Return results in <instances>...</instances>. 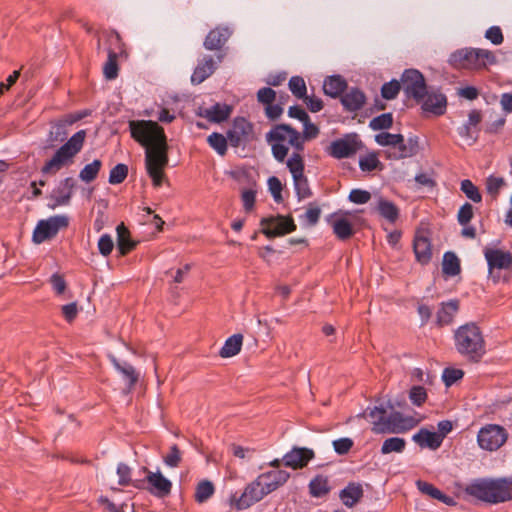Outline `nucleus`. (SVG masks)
Segmentation results:
<instances>
[{
    "label": "nucleus",
    "mask_w": 512,
    "mask_h": 512,
    "mask_svg": "<svg viewBox=\"0 0 512 512\" xmlns=\"http://www.w3.org/2000/svg\"><path fill=\"white\" fill-rule=\"evenodd\" d=\"M131 137L145 147V168L155 187H160L164 179V169L168 165V145L166 135L157 122L151 120L129 121Z\"/></svg>",
    "instance_id": "nucleus-1"
},
{
    "label": "nucleus",
    "mask_w": 512,
    "mask_h": 512,
    "mask_svg": "<svg viewBox=\"0 0 512 512\" xmlns=\"http://www.w3.org/2000/svg\"><path fill=\"white\" fill-rule=\"evenodd\" d=\"M87 132L82 129L74 133L69 139L68 128L60 120L51 123V130L48 134V141L52 143H63L45 162L41 168L43 175H55L65 167L74 163V158L82 150Z\"/></svg>",
    "instance_id": "nucleus-2"
},
{
    "label": "nucleus",
    "mask_w": 512,
    "mask_h": 512,
    "mask_svg": "<svg viewBox=\"0 0 512 512\" xmlns=\"http://www.w3.org/2000/svg\"><path fill=\"white\" fill-rule=\"evenodd\" d=\"M465 492L483 502L497 504L512 500V483L506 478H478L466 486Z\"/></svg>",
    "instance_id": "nucleus-3"
},
{
    "label": "nucleus",
    "mask_w": 512,
    "mask_h": 512,
    "mask_svg": "<svg viewBox=\"0 0 512 512\" xmlns=\"http://www.w3.org/2000/svg\"><path fill=\"white\" fill-rule=\"evenodd\" d=\"M456 351L472 362H479L486 353L485 340L475 323L459 326L453 335Z\"/></svg>",
    "instance_id": "nucleus-4"
},
{
    "label": "nucleus",
    "mask_w": 512,
    "mask_h": 512,
    "mask_svg": "<svg viewBox=\"0 0 512 512\" xmlns=\"http://www.w3.org/2000/svg\"><path fill=\"white\" fill-rule=\"evenodd\" d=\"M293 128L289 124H276L274 125L265 135L266 142L271 147V153L274 159L283 163L288 156L289 149L292 148L293 152L291 155H302L303 152L300 141H292Z\"/></svg>",
    "instance_id": "nucleus-5"
},
{
    "label": "nucleus",
    "mask_w": 512,
    "mask_h": 512,
    "mask_svg": "<svg viewBox=\"0 0 512 512\" xmlns=\"http://www.w3.org/2000/svg\"><path fill=\"white\" fill-rule=\"evenodd\" d=\"M449 62L457 67L479 70L497 62L493 52L480 48H462L450 55Z\"/></svg>",
    "instance_id": "nucleus-6"
},
{
    "label": "nucleus",
    "mask_w": 512,
    "mask_h": 512,
    "mask_svg": "<svg viewBox=\"0 0 512 512\" xmlns=\"http://www.w3.org/2000/svg\"><path fill=\"white\" fill-rule=\"evenodd\" d=\"M484 256L488 265L489 277L493 282H508L512 266V253L500 249L486 248Z\"/></svg>",
    "instance_id": "nucleus-7"
},
{
    "label": "nucleus",
    "mask_w": 512,
    "mask_h": 512,
    "mask_svg": "<svg viewBox=\"0 0 512 512\" xmlns=\"http://www.w3.org/2000/svg\"><path fill=\"white\" fill-rule=\"evenodd\" d=\"M286 167L292 175L295 193L299 199H305L311 196L308 179L304 175V159L302 155H290L286 160Z\"/></svg>",
    "instance_id": "nucleus-8"
},
{
    "label": "nucleus",
    "mask_w": 512,
    "mask_h": 512,
    "mask_svg": "<svg viewBox=\"0 0 512 512\" xmlns=\"http://www.w3.org/2000/svg\"><path fill=\"white\" fill-rule=\"evenodd\" d=\"M69 225V219L66 215H55L47 219L40 220L32 235V240L36 244H41L57 235V233Z\"/></svg>",
    "instance_id": "nucleus-9"
},
{
    "label": "nucleus",
    "mask_w": 512,
    "mask_h": 512,
    "mask_svg": "<svg viewBox=\"0 0 512 512\" xmlns=\"http://www.w3.org/2000/svg\"><path fill=\"white\" fill-rule=\"evenodd\" d=\"M507 438L508 433L506 429L497 424H487L477 434V442L480 448L490 452L502 447Z\"/></svg>",
    "instance_id": "nucleus-10"
},
{
    "label": "nucleus",
    "mask_w": 512,
    "mask_h": 512,
    "mask_svg": "<svg viewBox=\"0 0 512 512\" xmlns=\"http://www.w3.org/2000/svg\"><path fill=\"white\" fill-rule=\"evenodd\" d=\"M386 408L381 404L380 406L368 407L366 411L360 413L359 417H365L366 414L372 419V431L376 434H383L386 432H395L396 421L400 418V414L395 412L389 417H386Z\"/></svg>",
    "instance_id": "nucleus-11"
},
{
    "label": "nucleus",
    "mask_w": 512,
    "mask_h": 512,
    "mask_svg": "<svg viewBox=\"0 0 512 512\" xmlns=\"http://www.w3.org/2000/svg\"><path fill=\"white\" fill-rule=\"evenodd\" d=\"M267 495L261 482L256 478L249 483L241 495L234 493L230 496V505L236 510H244L259 502Z\"/></svg>",
    "instance_id": "nucleus-12"
},
{
    "label": "nucleus",
    "mask_w": 512,
    "mask_h": 512,
    "mask_svg": "<svg viewBox=\"0 0 512 512\" xmlns=\"http://www.w3.org/2000/svg\"><path fill=\"white\" fill-rule=\"evenodd\" d=\"M362 147V142L356 133L346 134L331 142L328 153L335 159L349 158Z\"/></svg>",
    "instance_id": "nucleus-13"
},
{
    "label": "nucleus",
    "mask_w": 512,
    "mask_h": 512,
    "mask_svg": "<svg viewBox=\"0 0 512 512\" xmlns=\"http://www.w3.org/2000/svg\"><path fill=\"white\" fill-rule=\"evenodd\" d=\"M404 92L416 101H420L426 94V83L422 73L416 69H406L401 77Z\"/></svg>",
    "instance_id": "nucleus-14"
},
{
    "label": "nucleus",
    "mask_w": 512,
    "mask_h": 512,
    "mask_svg": "<svg viewBox=\"0 0 512 512\" xmlns=\"http://www.w3.org/2000/svg\"><path fill=\"white\" fill-rule=\"evenodd\" d=\"M262 232L268 238L284 236L296 229L294 220L288 216H272L261 220Z\"/></svg>",
    "instance_id": "nucleus-15"
},
{
    "label": "nucleus",
    "mask_w": 512,
    "mask_h": 512,
    "mask_svg": "<svg viewBox=\"0 0 512 512\" xmlns=\"http://www.w3.org/2000/svg\"><path fill=\"white\" fill-rule=\"evenodd\" d=\"M253 134V125L244 117L234 119L232 127L228 130L227 136L232 147L245 145Z\"/></svg>",
    "instance_id": "nucleus-16"
},
{
    "label": "nucleus",
    "mask_w": 512,
    "mask_h": 512,
    "mask_svg": "<svg viewBox=\"0 0 512 512\" xmlns=\"http://www.w3.org/2000/svg\"><path fill=\"white\" fill-rule=\"evenodd\" d=\"M75 184L76 182L73 177L62 179L50 194L52 203L48 205L49 208L55 209L59 206L68 205L71 201Z\"/></svg>",
    "instance_id": "nucleus-17"
},
{
    "label": "nucleus",
    "mask_w": 512,
    "mask_h": 512,
    "mask_svg": "<svg viewBox=\"0 0 512 512\" xmlns=\"http://www.w3.org/2000/svg\"><path fill=\"white\" fill-rule=\"evenodd\" d=\"M419 151V139L417 136H410L405 141L402 135L401 143L395 145L394 149H386L385 157L389 160H401L415 156Z\"/></svg>",
    "instance_id": "nucleus-18"
},
{
    "label": "nucleus",
    "mask_w": 512,
    "mask_h": 512,
    "mask_svg": "<svg viewBox=\"0 0 512 512\" xmlns=\"http://www.w3.org/2000/svg\"><path fill=\"white\" fill-rule=\"evenodd\" d=\"M314 451L306 447H293L284 454L282 462L286 467L292 469H301L314 458Z\"/></svg>",
    "instance_id": "nucleus-19"
},
{
    "label": "nucleus",
    "mask_w": 512,
    "mask_h": 512,
    "mask_svg": "<svg viewBox=\"0 0 512 512\" xmlns=\"http://www.w3.org/2000/svg\"><path fill=\"white\" fill-rule=\"evenodd\" d=\"M417 102L421 104V108L424 112L436 116L443 115L447 107V98L441 92H428L426 90V94Z\"/></svg>",
    "instance_id": "nucleus-20"
},
{
    "label": "nucleus",
    "mask_w": 512,
    "mask_h": 512,
    "mask_svg": "<svg viewBox=\"0 0 512 512\" xmlns=\"http://www.w3.org/2000/svg\"><path fill=\"white\" fill-rule=\"evenodd\" d=\"M145 471H147L146 480L149 484L148 490L152 495L158 498H164L171 493L172 482L159 470L152 472L145 469Z\"/></svg>",
    "instance_id": "nucleus-21"
},
{
    "label": "nucleus",
    "mask_w": 512,
    "mask_h": 512,
    "mask_svg": "<svg viewBox=\"0 0 512 512\" xmlns=\"http://www.w3.org/2000/svg\"><path fill=\"white\" fill-rule=\"evenodd\" d=\"M222 60V54L217 56V61H214L213 57L210 55L204 56L203 59L198 62L191 75L192 84L198 85L205 81L213 74L217 68L218 63H221Z\"/></svg>",
    "instance_id": "nucleus-22"
},
{
    "label": "nucleus",
    "mask_w": 512,
    "mask_h": 512,
    "mask_svg": "<svg viewBox=\"0 0 512 512\" xmlns=\"http://www.w3.org/2000/svg\"><path fill=\"white\" fill-rule=\"evenodd\" d=\"M257 478L268 495L283 486L290 478V473L285 470L276 469L262 473Z\"/></svg>",
    "instance_id": "nucleus-23"
},
{
    "label": "nucleus",
    "mask_w": 512,
    "mask_h": 512,
    "mask_svg": "<svg viewBox=\"0 0 512 512\" xmlns=\"http://www.w3.org/2000/svg\"><path fill=\"white\" fill-rule=\"evenodd\" d=\"M231 108L227 104L215 103L211 107H198L196 115L213 123H221L230 116Z\"/></svg>",
    "instance_id": "nucleus-24"
},
{
    "label": "nucleus",
    "mask_w": 512,
    "mask_h": 512,
    "mask_svg": "<svg viewBox=\"0 0 512 512\" xmlns=\"http://www.w3.org/2000/svg\"><path fill=\"white\" fill-rule=\"evenodd\" d=\"M458 310L459 301L457 299L441 302L436 312L435 324L438 327H444L452 324Z\"/></svg>",
    "instance_id": "nucleus-25"
},
{
    "label": "nucleus",
    "mask_w": 512,
    "mask_h": 512,
    "mask_svg": "<svg viewBox=\"0 0 512 512\" xmlns=\"http://www.w3.org/2000/svg\"><path fill=\"white\" fill-rule=\"evenodd\" d=\"M108 358L116 371L121 374L123 380L126 382L128 390H131L139 378V374L136 372L135 368L126 361L118 360L112 354H109Z\"/></svg>",
    "instance_id": "nucleus-26"
},
{
    "label": "nucleus",
    "mask_w": 512,
    "mask_h": 512,
    "mask_svg": "<svg viewBox=\"0 0 512 512\" xmlns=\"http://www.w3.org/2000/svg\"><path fill=\"white\" fill-rule=\"evenodd\" d=\"M232 31L228 27H217L211 30L204 41L207 50H219L227 42Z\"/></svg>",
    "instance_id": "nucleus-27"
},
{
    "label": "nucleus",
    "mask_w": 512,
    "mask_h": 512,
    "mask_svg": "<svg viewBox=\"0 0 512 512\" xmlns=\"http://www.w3.org/2000/svg\"><path fill=\"white\" fill-rule=\"evenodd\" d=\"M413 250L416 260L421 264H427L432 257L431 242L427 236L417 233L414 237Z\"/></svg>",
    "instance_id": "nucleus-28"
},
{
    "label": "nucleus",
    "mask_w": 512,
    "mask_h": 512,
    "mask_svg": "<svg viewBox=\"0 0 512 512\" xmlns=\"http://www.w3.org/2000/svg\"><path fill=\"white\" fill-rule=\"evenodd\" d=\"M413 441L421 448L438 449L443 442V435L437 432H431L427 429H420L418 433L413 435Z\"/></svg>",
    "instance_id": "nucleus-29"
},
{
    "label": "nucleus",
    "mask_w": 512,
    "mask_h": 512,
    "mask_svg": "<svg viewBox=\"0 0 512 512\" xmlns=\"http://www.w3.org/2000/svg\"><path fill=\"white\" fill-rule=\"evenodd\" d=\"M366 101L365 94L358 88H351L341 96V104L349 112L360 110Z\"/></svg>",
    "instance_id": "nucleus-30"
},
{
    "label": "nucleus",
    "mask_w": 512,
    "mask_h": 512,
    "mask_svg": "<svg viewBox=\"0 0 512 512\" xmlns=\"http://www.w3.org/2000/svg\"><path fill=\"white\" fill-rule=\"evenodd\" d=\"M363 487L360 483L350 482L340 491L339 497L346 507L355 506L363 497Z\"/></svg>",
    "instance_id": "nucleus-31"
},
{
    "label": "nucleus",
    "mask_w": 512,
    "mask_h": 512,
    "mask_svg": "<svg viewBox=\"0 0 512 512\" xmlns=\"http://www.w3.org/2000/svg\"><path fill=\"white\" fill-rule=\"evenodd\" d=\"M346 87L347 83L340 75L329 76L323 83L324 93L332 98L340 96Z\"/></svg>",
    "instance_id": "nucleus-32"
},
{
    "label": "nucleus",
    "mask_w": 512,
    "mask_h": 512,
    "mask_svg": "<svg viewBox=\"0 0 512 512\" xmlns=\"http://www.w3.org/2000/svg\"><path fill=\"white\" fill-rule=\"evenodd\" d=\"M416 486L420 492L430 496L433 499H437L447 505H455V500L452 497L444 494L442 491H440L438 488H436L431 483H428V482H425L422 480H418L416 482Z\"/></svg>",
    "instance_id": "nucleus-33"
},
{
    "label": "nucleus",
    "mask_w": 512,
    "mask_h": 512,
    "mask_svg": "<svg viewBox=\"0 0 512 512\" xmlns=\"http://www.w3.org/2000/svg\"><path fill=\"white\" fill-rule=\"evenodd\" d=\"M302 124L303 132L301 133L295 129L292 141H295V143L300 141L302 150L304 151L305 142L315 139L319 135V128L311 122L310 117Z\"/></svg>",
    "instance_id": "nucleus-34"
},
{
    "label": "nucleus",
    "mask_w": 512,
    "mask_h": 512,
    "mask_svg": "<svg viewBox=\"0 0 512 512\" xmlns=\"http://www.w3.org/2000/svg\"><path fill=\"white\" fill-rule=\"evenodd\" d=\"M117 232V248L121 255H126L128 252L133 250L136 246V242L131 240L130 232L123 223L116 227Z\"/></svg>",
    "instance_id": "nucleus-35"
},
{
    "label": "nucleus",
    "mask_w": 512,
    "mask_h": 512,
    "mask_svg": "<svg viewBox=\"0 0 512 512\" xmlns=\"http://www.w3.org/2000/svg\"><path fill=\"white\" fill-rule=\"evenodd\" d=\"M243 336L234 334L228 337L222 346L219 354L222 358H229L237 355L242 347Z\"/></svg>",
    "instance_id": "nucleus-36"
},
{
    "label": "nucleus",
    "mask_w": 512,
    "mask_h": 512,
    "mask_svg": "<svg viewBox=\"0 0 512 512\" xmlns=\"http://www.w3.org/2000/svg\"><path fill=\"white\" fill-rule=\"evenodd\" d=\"M330 492L328 478L323 475H317L309 483V493L312 497L320 498Z\"/></svg>",
    "instance_id": "nucleus-37"
},
{
    "label": "nucleus",
    "mask_w": 512,
    "mask_h": 512,
    "mask_svg": "<svg viewBox=\"0 0 512 512\" xmlns=\"http://www.w3.org/2000/svg\"><path fill=\"white\" fill-rule=\"evenodd\" d=\"M376 209L383 218L391 223H394L398 218V208L394 205L393 202L382 197L378 198Z\"/></svg>",
    "instance_id": "nucleus-38"
},
{
    "label": "nucleus",
    "mask_w": 512,
    "mask_h": 512,
    "mask_svg": "<svg viewBox=\"0 0 512 512\" xmlns=\"http://www.w3.org/2000/svg\"><path fill=\"white\" fill-rule=\"evenodd\" d=\"M442 271L448 276H456L460 273V261L455 253L450 251L444 253Z\"/></svg>",
    "instance_id": "nucleus-39"
},
{
    "label": "nucleus",
    "mask_w": 512,
    "mask_h": 512,
    "mask_svg": "<svg viewBox=\"0 0 512 512\" xmlns=\"http://www.w3.org/2000/svg\"><path fill=\"white\" fill-rule=\"evenodd\" d=\"M406 447V441L401 437H390L384 440L381 453L383 455L390 453H402Z\"/></svg>",
    "instance_id": "nucleus-40"
},
{
    "label": "nucleus",
    "mask_w": 512,
    "mask_h": 512,
    "mask_svg": "<svg viewBox=\"0 0 512 512\" xmlns=\"http://www.w3.org/2000/svg\"><path fill=\"white\" fill-rule=\"evenodd\" d=\"M334 234L341 240H346L353 235L351 223L345 218H339L332 222Z\"/></svg>",
    "instance_id": "nucleus-41"
},
{
    "label": "nucleus",
    "mask_w": 512,
    "mask_h": 512,
    "mask_svg": "<svg viewBox=\"0 0 512 512\" xmlns=\"http://www.w3.org/2000/svg\"><path fill=\"white\" fill-rule=\"evenodd\" d=\"M102 166V162L98 159H95L93 162L85 165L83 169L79 173V178L85 182L90 183L96 179L100 169Z\"/></svg>",
    "instance_id": "nucleus-42"
},
{
    "label": "nucleus",
    "mask_w": 512,
    "mask_h": 512,
    "mask_svg": "<svg viewBox=\"0 0 512 512\" xmlns=\"http://www.w3.org/2000/svg\"><path fill=\"white\" fill-rule=\"evenodd\" d=\"M214 492H215V488H214V485L212 484V482H210L208 480H203V481L199 482L196 487L195 500L198 503H204L209 498L212 497Z\"/></svg>",
    "instance_id": "nucleus-43"
},
{
    "label": "nucleus",
    "mask_w": 512,
    "mask_h": 512,
    "mask_svg": "<svg viewBox=\"0 0 512 512\" xmlns=\"http://www.w3.org/2000/svg\"><path fill=\"white\" fill-rule=\"evenodd\" d=\"M402 134H392L389 132H381L375 135V142L387 149H394L395 145L401 143Z\"/></svg>",
    "instance_id": "nucleus-44"
},
{
    "label": "nucleus",
    "mask_w": 512,
    "mask_h": 512,
    "mask_svg": "<svg viewBox=\"0 0 512 512\" xmlns=\"http://www.w3.org/2000/svg\"><path fill=\"white\" fill-rule=\"evenodd\" d=\"M209 145L221 156L225 155L227 151V145L229 143L228 137H224L222 134L214 132L208 136L207 139Z\"/></svg>",
    "instance_id": "nucleus-45"
},
{
    "label": "nucleus",
    "mask_w": 512,
    "mask_h": 512,
    "mask_svg": "<svg viewBox=\"0 0 512 512\" xmlns=\"http://www.w3.org/2000/svg\"><path fill=\"white\" fill-rule=\"evenodd\" d=\"M103 73L107 80H113L118 76L117 54L109 50L108 59L103 67Z\"/></svg>",
    "instance_id": "nucleus-46"
},
{
    "label": "nucleus",
    "mask_w": 512,
    "mask_h": 512,
    "mask_svg": "<svg viewBox=\"0 0 512 512\" xmlns=\"http://www.w3.org/2000/svg\"><path fill=\"white\" fill-rule=\"evenodd\" d=\"M457 132L469 146L475 144L479 137V130L468 125L466 122L462 126L458 127Z\"/></svg>",
    "instance_id": "nucleus-47"
},
{
    "label": "nucleus",
    "mask_w": 512,
    "mask_h": 512,
    "mask_svg": "<svg viewBox=\"0 0 512 512\" xmlns=\"http://www.w3.org/2000/svg\"><path fill=\"white\" fill-rule=\"evenodd\" d=\"M288 86L292 94L298 99H303L307 95L306 83L301 76L291 77Z\"/></svg>",
    "instance_id": "nucleus-48"
},
{
    "label": "nucleus",
    "mask_w": 512,
    "mask_h": 512,
    "mask_svg": "<svg viewBox=\"0 0 512 512\" xmlns=\"http://www.w3.org/2000/svg\"><path fill=\"white\" fill-rule=\"evenodd\" d=\"M461 191L469 198L471 201L475 203H479L482 200V195L479 192L478 188L473 184V182L469 179H465L461 181Z\"/></svg>",
    "instance_id": "nucleus-49"
},
{
    "label": "nucleus",
    "mask_w": 512,
    "mask_h": 512,
    "mask_svg": "<svg viewBox=\"0 0 512 512\" xmlns=\"http://www.w3.org/2000/svg\"><path fill=\"white\" fill-rule=\"evenodd\" d=\"M393 124V117L391 113H383L377 117H374L370 123L369 127L374 130H383L389 129Z\"/></svg>",
    "instance_id": "nucleus-50"
},
{
    "label": "nucleus",
    "mask_w": 512,
    "mask_h": 512,
    "mask_svg": "<svg viewBox=\"0 0 512 512\" xmlns=\"http://www.w3.org/2000/svg\"><path fill=\"white\" fill-rule=\"evenodd\" d=\"M401 87V83L395 79L384 83L381 87V96L386 100L395 99L398 96Z\"/></svg>",
    "instance_id": "nucleus-51"
},
{
    "label": "nucleus",
    "mask_w": 512,
    "mask_h": 512,
    "mask_svg": "<svg viewBox=\"0 0 512 512\" xmlns=\"http://www.w3.org/2000/svg\"><path fill=\"white\" fill-rule=\"evenodd\" d=\"M128 175V167L123 163H119L114 166L109 173V183L110 184H120L122 183Z\"/></svg>",
    "instance_id": "nucleus-52"
},
{
    "label": "nucleus",
    "mask_w": 512,
    "mask_h": 512,
    "mask_svg": "<svg viewBox=\"0 0 512 512\" xmlns=\"http://www.w3.org/2000/svg\"><path fill=\"white\" fill-rule=\"evenodd\" d=\"M381 165L376 153L372 152L359 159V167L364 172H372Z\"/></svg>",
    "instance_id": "nucleus-53"
},
{
    "label": "nucleus",
    "mask_w": 512,
    "mask_h": 512,
    "mask_svg": "<svg viewBox=\"0 0 512 512\" xmlns=\"http://www.w3.org/2000/svg\"><path fill=\"white\" fill-rule=\"evenodd\" d=\"M182 460V453L176 444L172 445L166 456L163 457V462L170 468H176L179 466Z\"/></svg>",
    "instance_id": "nucleus-54"
},
{
    "label": "nucleus",
    "mask_w": 512,
    "mask_h": 512,
    "mask_svg": "<svg viewBox=\"0 0 512 512\" xmlns=\"http://www.w3.org/2000/svg\"><path fill=\"white\" fill-rule=\"evenodd\" d=\"M464 376V372L457 368H445L442 374V379L447 387L452 386L456 381Z\"/></svg>",
    "instance_id": "nucleus-55"
},
{
    "label": "nucleus",
    "mask_w": 512,
    "mask_h": 512,
    "mask_svg": "<svg viewBox=\"0 0 512 512\" xmlns=\"http://www.w3.org/2000/svg\"><path fill=\"white\" fill-rule=\"evenodd\" d=\"M473 215H474L473 206L468 202L464 203L460 207L458 214H457L458 223L462 226L469 224V222L473 218Z\"/></svg>",
    "instance_id": "nucleus-56"
},
{
    "label": "nucleus",
    "mask_w": 512,
    "mask_h": 512,
    "mask_svg": "<svg viewBox=\"0 0 512 512\" xmlns=\"http://www.w3.org/2000/svg\"><path fill=\"white\" fill-rule=\"evenodd\" d=\"M269 191L275 200V202L280 203L282 201V183L276 176H271L268 181Z\"/></svg>",
    "instance_id": "nucleus-57"
},
{
    "label": "nucleus",
    "mask_w": 512,
    "mask_h": 512,
    "mask_svg": "<svg viewBox=\"0 0 512 512\" xmlns=\"http://www.w3.org/2000/svg\"><path fill=\"white\" fill-rule=\"evenodd\" d=\"M332 444H333L334 451L338 455H345L351 450L354 442L351 438L343 437V438L334 440Z\"/></svg>",
    "instance_id": "nucleus-58"
},
{
    "label": "nucleus",
    "mask_w": 512,
    "mask_h": 512,
    "mask_svg": "<svg viewBox=\"0 0 512 512\" xmlns=\"http://www.w3.org/2000/svg\"><path fill=\"white\" fill-rule=\"evenodd\" d=\"M97 246H98L99 253L102 256H104V257L109 256L114 247L112 237L109 234H103L99 238Z\"/></svg>",
    "instance_id": "nucleus-59"
},
{
    "label": "nucleus",
    "mask_w": 512,
    "mask_h": 512,
    "mask_svg": "<svg viewBox=\"0 0 512 512\" xmlns=\"http://www.w3.org/2000/svg\"><path fill=\"white\" fill-rule=\"evenodd\" d=\"M505 185L502 177L489 176L486 181V189L489 194L496 197L500 189Z\"/></svg>",
    "instance_id": "nucleus-60"
},
{
    "label": "nucleus",
    "mask_w": 512,
    "mask_h": 512,
    "mask_svg": "<svg viewBox=\"0 0 512 512\" xmlns=\"http://www.w3.org/2000/svg\"><path fill=\"white\" fill-rule=\"evenodd\" d=\"M348 199L355 204H365L371 199V193L367 190L353 189L349 193Z\"/></svg>",
    "instance_id": "nucleus-61"
},
{
    "label": "nucleus",
    "mask_w": 512,
    "mask_h": 512,
    "mask_svg": "<svg viewBox=\"0 0 512 512\" xmlns=\"http://www.w3.org/2000/svg\"><path fill=\"white\" fill-rule=\"evenodd\" d=\"M409 397L414 405L421 406L427 398V393L424 387L413 386L410 390Z\"/></svg>",
    "instance_id": "nucleus-62"
},
{
    "label": "nucleus",
    "mask_w": 512,
    "mask_h": 512,
    "mask_svg": "<svg viewBox=\"0 0 512 512\" xmlns=\"http://www.w3.org/2000/svg\"><path fill=\"white\" fill-rule=\"evenodd\" d=\"M116 472L119 477V485L127 486L131 483V469L128 465L124 463H119Z\"/></svg>",
    "instance_id": "nucleus-63"
},
{
    "label": "nucleus",
    "mask_w": 512,
    "mask_h": 512,
    "mask_svg": "<svg viewBox=\"0 0 512 512\" xmlns=\"http://www.w3.org/2000/svg\"><path fill=\"white\" fill-rule=\"evenodd\" d=\"M275 96V91L270 87H263L257 92V100L265 105L273 103Z\"/></svg>",
    "instance_id": "nucleus-64"
}]
</instances>
